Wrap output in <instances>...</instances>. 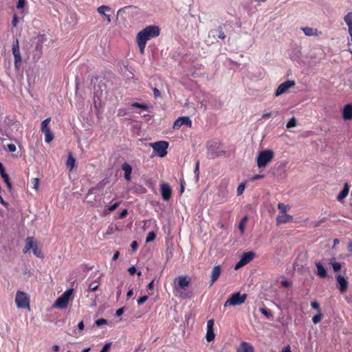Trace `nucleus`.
Masks as SVG:
<instances>
[{
    "label": "nucleus",
    "instance_id": "nucleus-1",
    "mask_svg": "<svg viewBox=\"0 0 352 352\" xmlns=\"http://www.w3.org/2000/svg\"><path fill=\"white\" fill-rule=\"evenodd\" d=\"M160 28L157 25H148L139 32L136 36V43L141 54H144L148 41L157 37Z\"/></svg>",
    "mask_w": 352,
    "mask_h": 352
},
{
    "label": "nucleus",
    "instance_id": "nucleus-2",
    "mask_svg": "<svg viewBox=\"0 0 352 352\" xmlns=\"http://www.w3.org/2000/svg\"><path fill=\"white\" fill-rule=\"evenodd\" d=\"M274 157V152L272 149H265L258 153L256 162L260 170H263Z\"/></svg>",
    "mask_w": 352,
    "mask_h": 352
},
{
    "label": "nucleus",
    "instance_id": "nucleus-3",
    "mask_svg": "<svg viewBox=\"0 0 352 352\" xmlns=\"http://www.w3.org/2000/svg\"><path fill=\"white\" fill-rule=\"evenodd\" d=\"M207 157L215 159L225 155L226 151L220 150L221 143L215 140H210L207 142Z\"/></svg>",
    "mask_w": 352,
    "mask_h": 352
},
{
    "label": "nucleus",
    "instance_id": "nucleus-4",
    "mask_svg": "<svg viewBox=\"0 0 352 352\" xmlns=\"http://www.w3.org/2000/svg\"><path fill=\"white\" fill-rule=\"evenodd\" d=\"M246 298V294H241L240 292L234 293L225 302L224 307L241 305L245 302Z\"/></svg>",
    "mask_w": 352,
    "mask_h": 352
},
{
    "label": "nucleus",
    "instance_id": "nucleus-5",
    "mask_svg": "<svg viewBox=\"0 0 352 352\" xmlns=\"http://www.w3.org/2000/svg\"><path fill=\"white\" fill-rule=\"evenodd\" d=\"M151 147L154 151L160 157H164L167 154V148L168 143L166 141H159L151 144Z\"/></svg>",
    "mask_w": 352,
    "mask_h": 352
},
{
    "label": "nucleus",
    "instance_id": "nucleus-6",
    "mask_svg": "<svg viewBox=\"0 0 352 352\" xmlns=\"http://www.w3.org/2000/svg\"><path fill=\"white\" fill-rule=\"evenodd\" d=\"M15 302L18 308H26L30 306L29 298L23 292L18 291L16 294Z\"/></svg>",
    "mask_w": 352,
    "mask_h": 352
},
{
    "label": "nucleus",
    "instance_id": "nucleus-7",
    "mask_svg": "<svg viewBox=\"0 0 352 352\" xmlns=\"http://www.w3.org/2000/svg\"><path fill=\"white\" fill-rule=\"evenodd\" d=\"M186 125L188 127H191L192 121L188 116H182L178 118L173 123V128L174 129H179L182 126Z\"/></svg>",
    "mask_w": 352,
    "mask_h": 352
},
{
    "label": "nucleus",
    "instance_id": "nucleus-8",
    "mask_svg": "<svg viewBox=\"0 0 352 352\" xmlns=\"http://www.w3.org/2000/svg\"><path fill=\"white\" fill-rule=\"evenodd\" d=\"M294 85L295 82L294 80H287L281 83L276 89L275 96H280L281 94L285 93L289 88L294 87Z\"/></svg>",
    "mask_w": 352,
    "mask_h": 352
},
{
    "label": "nucleus",
    "instance_id": "nucleus-9",
    "mask_svg": "<svg viewBox=\"0 0 352 352\" xmlns=\"http://www.w3.org/2000/svg\"><path fill=\"white\" fill-rule=\"evenodd\" d=\"M160 192L164 201L170 199L172 194V190L170 185L167 183H163L160 185Z\"/></svg>",
    "mask_w": 352,
    "mask_h": 352
},
{
    "label": "nucleus",
    "instance_id": "nucleus-10",
    "mask_svg": "<svg viewBox=\"0 0 352 352\" xmlns=\"http://www.w3.org/2000/svg\"><path fill=\"white\" fill-rule=\"evenodd\" d=\"M177 281V287L182 289H186L190 284V279L186 276H179L175 278Z\"/></svg>",
    "mask_w": 352,
    "mask_h": 352
},
{
    "label": "nucleus",
    "instance_id": "nucleus-11",
    "mask_svg": "<svg viewBox=\"0 0 352 352\" xmlns=\"http://www.w3.org/2000/svg\"><path fill=\"white\" fill-rule=\"evenodd\" d=\"M336 280L338 283V289L341 293H344L346 291L348 288V281L342 275H338L336 277Z\"/></svg>",
    "mask_w": 352,
    "mask_h": 352
},
{
    "label": "nucleus",
    "instance_id": "nucleus-12",
    "mask_svg": "<svg viewBox=\"0 0 352 352\" xmlns=\"http://www.w3.org/2000/svg\"><path fill=\"white\" fill-rule=\"evenodd\" d=\"M342 118L344 120H352V104H347L343 107Z\"/></svg>",
    "mask_w": 352,
    "mask_h": 352
},
{
    "label": "nucleus",
    "instance_id": "nucleus-13",
    "mask_svg": "<svg viewBox=\"0 0 352 352\" xmlns=\"http://www.w3.org/2000/svg\"><path fill=\"white\" fill-rule=\"evenodd\" d=\"M292 220L293 217L287 214V212L279 213L276 217V222L278 224L291 222Z\"/></svg>",
    "mask_w": 352,
    "mask_h": 352
},
{
    "label": "nucleus",
    "instance_id": "nucleus-14",
    "mask_svg": "<svg viewBox=\"0 0 352 352\" xmlns=\"http://www.w3.org/2000/svg\"><path fill=\"white\" fill-rule=\"evenodd\" d=\"M316 267L317 269L316 274L321 278H324L327 276V272L324 265L320 262L316 263Z\"/></svg>",
    "mask_w": 352,
    "mask_h": 352
},
{
    "label": "nucleus",
    "instance_id": "nucleus-15",
    "mask_svg": "<svg viewBox=\"0 0 352 352\" xmlns=\"http://www.w3.org/2000/svg\"><path fill=\"white\" fill-rule=\"evenodd\" d=\"M122 169L124 170V179L126 180V181H130L131 179V172H132V167L130 164H129L128 163L126 162H124V164H122Z\"/></svg>",
    "mask_w": 352,
    "mask_h": 352
},
{
    "label": "nucleus",
    "instance_id": "nucleus-16",
    "mask_svg": "<svg viewBox=\"0 0 352 352\" xmlns=\"http://www.w3.org/2000/svg\"><path fill=\"white\" fill-rule=\"evenodd\" d=\"M221 272V269L220 265H217L213 267L211 273L210 285H212L213 283L219 278Z\"/></svg>",
    "mask_w": 352,
    "mask_h": 352
},
{
    "label": "nucleus",
    "instance_id": "nucleus-17",
    "mask_svg": "<svg viewBox=\"0 0 352 352\" xmlns=\"http://www.w3.org/2000/svg\"><path fill=\"white\" fill-rule=\"evenodd\" d=\"M237 352H254V347L248 342H242L237 349Z\"/></svg>",
    "mask_w": 352,
    "mask_h": 352
},
{
    "label": "nucleus",
    "instance_id": "nucleus-18",
    "mask_svg": "<svg viewBox=\"0 0 352 352\" xmlns=\"http://www.w3.org/2000/svg\"><path fill=\"white\" fill-rule=\"evenodd\" d=\"M12 54L14 56V59L17 58V60H20V58H21V53H20V50H19V42L18 39H16L14 41V43L12 44Z\"/></svg>",
    "mask_w": 352,
    "mask_h": 352
},
{
    "label": "nucleus",
    "instance_id": "nucleus-19",
    "mask_svg": "<svg viewBox=\"0 0 352 352\" xmlns=\"http://www.w3.org/2000/svg\"><path fill=\"white\" fill-rule=\"evenodd\" d=\"M300 29L304 32V34L307 36H318L320 34V32H319L318 29H316V28L305 27V28H301Z\"/></svg>",
    "mask_w": 352,
    "mask_h": 352
},
{
    "label": "nucleus",
    "instance_id": "nucleus-20",
    "mask_svg": "<svg viewBox=\"0 0 352 352\" xmlns=\"http://www.w3.org/2000/svg\"><path fill=\"white\" fill-rule=\"evenodd\" d=\"M68 303L69 300L60 296L56 299L54 307L59 309H65L67 307Z\"/></svg>",
    "mask_w": 352,
    "mask_h": 352
},
{
    "label": "nucleus",
    "instance_id": "nucleus-21",
    "mask_svg": "<svg viewBox=\"0 0 352 352\" xmlns=\"http://www.w3.org/2000/svg\"><path fill=\"white\" fill-rule=\"evenodd\" d=\"M350 185L348 183L344 184L343 189L337 197L338 201H342L349 194Z\"/></svg>",
    "mask_w": 352,
    "mask_h": 352
},
{
    "label": "nucleus",
    "instance_id": "nucleus-22",
    "mask_svg": "<svg viewBox=\"0 0 352 352\" xmlns=\"http://www.w3.org/2000/svg\"><path fill=\"white\" fill-rule=\"evenodd\" d=\"M254 256L255 253L254 252H248L243 254L240 259L246 265L249 263Z\"/></svg>",
    "mask_w": 352,
    "mask_h": 352
},
{
    "label": "nucleus",
    "instance_id": "nucleus-23",
    "mask_svg": "<svg viewBox=\"0 0 352 352\" xmlns=\"http://www.w3.org/2000/svg\"><path fill=\"white\" fill-rule=\"evenodd\" d=\"M36 243L32 237H28L25 240V245L23 250V253L28 252L31 249L32 250Z\"/></svg>",
    "mask_w": 352,
    "mask_h": 352
},
{
    "label": "nucleus",
    "instance_id": "nucleus-24",
    "mask_svg": "<svg viewBox=\"0 0 352 352\" xmlns=\"http://www.w3.org/2000/svg\"><path fill=\"white\" fill-rule=\"evenodd\" d=\"M344 21L348 26V32L352 31V12H348L344 16Z\"/></svg>",
    "mask_w": 352,
    "mask_h": 352
},
{
    "label": "nucleus",
    "instance_id": "nucleus-25",
    "mask_svg": "<svg viewBox=\"0 0 352 352\" xmlns=\"http://www.w3.org/2000/svg\"><path fill=\"white\" fill-rule=\"evenodd\" d=\"M215 33H218V37L221 39H224L226 38V34L221 27H219L217 30H211L209 35L212 34V36H214Z\"/></svg>",
    "mask_w": 352,
    "mask_h": 352
},
{
    "label": "nucleus",
    "instance_id": "nucleus-26",
    "mask_svg": "<svg viewBox=\"0 0 352 352\" xmlns=\"http://www.w3.org/2000/svg\"><path fill=\"white\" fill-rule=\"evenodd\" d=\"M75 162V158L73 157L72 155H69L66 162V166L70 171L74 167Z\"/></svg>",
    "mask_w": 352,
    "mask_h": 352
},
{
    "label": "nucleus",
    "instance_id": "nucleus-27",
    "mask_svg": "<svg viewBox=\"0 0 352 352\" xmlns=\"http://www.w3.org/2000/svg\"><path fill=\"white\" fill-rule=\"evenodd\" d=\"M334 258L331 259L329 264L331 265L334 272H339L342 268V265L340 263L334 261Z\"/></svg>",
    "mask_w": 352,
    "mask_h": 352
},
{
    "label": "nucleus",
    "instance_id": "nucleus-28",
    "mask_svg": "<svg viewBox=\"0 0 352 352\" xmlns=\"http://www.w3.org/2000/svg\"><path fill=\"white\" fill-rule=\"evenodd\" d=\"M43 133H44L45 134V141L47 143H50L53 140L54 136L51 130L45 131H43Z\"/></svg>",
    "mask_w": 352,
    "mask_h": 352
},
{
    "label": "nucleus",
    "instance_id": "nucleus-29",
    "mask_svg": "<svg viewBox=\"0 0 352 352\" xmlns=\"http://www.w3.org/2000/svg\"><path fill=\"white\" fill-rule=\"evenodd\" d=\"M1 176L3 178V181L5 182V183L6 184L7 187L10 190H11L12 189V184H11V182L10 181L9 175L6 172H3V173H1Z\"/></svg>",
    "mask_w": 352,
    "mask_h": 352
},
{
    "label": "nucleus",
    "instance_id": "nucleus-30",
    "mask_svg": "<svg viewBox=\"0 0 352 352\" xmlns=\"http://www.w3.org/2000/svg\"><path fill=\"white\" fill-rule=\"evenodd\" d=\"M247 221H248V217L245 216L241 219V220L239 224V229L241 234H243V233H244L245 226Z\"/></svg>",
    "mask_w": 352,
    "mask_h": 352
},
{
    "label": "nucleus",
    "instance_id": "nucleus-31",
    "mask_svg": "<svg viewBox=\"0 0 352 352\" xmlns=\"http://www.w3.org/2000/svg\"><path fill=\"white\" fill-rule=\"evenodd\" d=\"M50 120H51L50 118H46L44 120H43V122H41V131H42V132L50 130V127L48 126L50 122Z\"/></svg>",
    "mask_w": 352,
    "mask_h": 352
},
{
    "label": "nucleus",
    "instance_id": "nucleus-32",
    "mask_svg": "<svg viewBox=\"0 0 352 352\" xmlns=\"http://www.w3.org/2000/svg\"><path fill=\"white\" fill-rule=\"evenodd\" d=\"M215 335L213 329H207L206 339L208 342H212L214 340Z\"/></svg>",
    "mask_w": 352,
    "mask_h": 352
},
{
    "label": "nucleus",
    "instance_id": "nucleus-33",
    "mask_svg": "<svg viewBox=\"0 0 352 352\" xmlns=\"http://www.w3.org/2000/svg\"><path fill=\"white\" fill-rule=\"evenodd\" d=\"M120 205L119 202H116L111 206H109L107 209L103 212L104 215L108 214L110 212L114 211Z\"/></svg>",
    "mask_w": 352,
    "mask_h": 352
},
{
    "label": "nucleus",
    "instance_id": "nucleus-34",
    "mask_svg": "<svg viewBox=\"0 0 352 352\" xmlns=\"http://www.w3.org/2000/svg\"><path fill=\"white\" fill-rule=\"evenodd\" d=\"M111 8L110 7L107 6H100L98 8L97 10L98 12L101 14L102 16L106 14L105 12L110 11Z\"/></svg>",
    "mask_w": 352,
    "mask_h": 352
},
{
    "label": "nucleus",
    "instance_id": "nucleus-35",
    "mask_svg": "<svg viewBox=\"0 0 352 352\" xmlns=\"http://www.w3.org/2000/svg\"><path fill=\"white\" fill-rule=\"evenodd\" d=\"M297 125V121L296 119L294 117H292L289 119V122H287L286 125V128L287 129H289L291 128L296 127Z\"/></svg>",
    "mask_w": 352,
    "mask_h": 352
},
{
    "label": "nucleus",
    "instance_id": "nucleus-36",
    "mask_svg": "<svg viewBox=\"0 0 352 352\" xmlns=\"http://www.w3.org/2000/svg\"><path fill=\"white\" fill-rule=\"evenodd\" d=\"M32 251H33L34 254L36 257H38V258H42L43 257V254L41 252V250L38 248V246H37L36 243L34 246V248H32Z\"/></svg>",
    "mask_w": 352,
    "mask_h": 352
},
{
    "label": "nucleus",
    "instance_id": "nucleus-37",
    "mask_svg": "<svg viewBox=\"0 0 352 352\" xmlns=\"http://www.w3.org/2000/svg\"><path fill=\"white\" fill-rule=\"evenodd\" d=\"M131 107L140 108V109H143V110H147L148 109V106L146 104H142V103L136 102L132 103L131 104Z\"/></svg>",
    "mask_w": 352,
    "mask_h": 352
},
{
    "label": "nucleus",
    "instance_id": "nucleus-38",
    "mask_svg": "<svg viewBox=\"0 0 352 352\" xmlns=\"http://www.w3.org/2000/svg\"><path fill=\"white\" fill-rule=\"evenodd\" d=\"M289 208L290 207L289 206H287L283 203H279L278 204V208L280 210V213L286 212Z\"/></svg>",
    "mask_w": 352,
    "mask_h": 352
},
{
    "label": "nucleus",
    "instance_id": "nucleus-39",
    "mask_svg": "<svg viewBox=\"0 0 352 352\" xmlns=\"http://www.w3.org/2000/svg\"><path fill=\"white\" fill-rule=\"evenodd\" d=\"M155 237H156L155 233L154 232H153V231L150 232L147 234V236H146V243H150V242L154 241Z\"/></svg>",
    "mask_w": 352,
    "mask_h": 352
},
{
    "label": "nucleus",
    "instance_id": "nucleus-40",
    "mask_svg": "<svg viewBox=\"0 0 352 352\" xmlns=\"http://www.w3.org/2000/svg\"><path fill=\"white\" fill-rule=\"evenodd\" d=\"M73 293V289H69L67 290H66L62 295L61 296H63V298H65V299H67V300H69L72 294Z\"/></svg>",
    "mask_w": 352,
    "mask_h": 352
},
{
    "label": "nucleus",
    "instance_id": "nucleus-41",
    "mask_svg": "<svg viewBox=\"0 0 352 352\" xmlns=\"http://www.w3.org/2000/svg\"><path fill=\"white\" fill-rule=\"evenodd\" d=\"M260 312L265 316L267 318H270L272 317V314L265 308L259 309Z\"/></svg>",
    "mask_w": 352,
    "mask_h": 352
},
{
    "label": "nucleus",
    "instance_id": "nucleus-42",
    "mask_svg": "<svg viewBox=\"0 0 352 352\" xmlns=\"http://www.w3.org/2000/svg\"><path fill=\"white\" fill-rule=\"evenodd\" d=\"M322 314L321 312H319L318 314L314 316L312 318V321L314 324H318L319 322H320L322 319Z\"/></svg>",
    "mask_w": 352,
    "mask_h": 352
},
{
    "label": "nucleus",
    "instance_id": "nucleus-43",
    "mask_svg": "<svg viewBox=\"0 0 352 352\" xmlns=\"http://www.w3.org/2000/svg\"><path fill=\"white\" fill-rule=\"evenodd\" d=\"M245 184H240L239 185V186L236 189V192H237L238 195H240L243 192V191L245 190Z\"/></svg>",
    "mask_w": 352,
    "mask_h": 352
},
{
    "label": "nucleus",
    "instance_id": "nucleus-44",
    "mask_svg": "<svg viewBox=\"0 0 352 352\" xmlns=\"http://www.w3.org/2000/svg\"><path fill=\"white\" fill-rule=\"evenodd\" d=\"M195 174L196 175L197 179L199 178V161L197 160L195 163V167L194 170Z\"/></svg>",
    "mask_w": 352,
    "mask_h": 352
},
{
    "label": "nucleus",
    "instance_id": "nucleus-45",
    "mask_svg": "<svg viewBox=\"0 0 352 352\" xmlns=\"http://www.w3.org/2000/svg\"><path fill=\"white\" fill-rule=\"evenodd\" d=\"M107 323V320L104 318H100L96 321V324L98 327H100L102 324H106Z\"/></svg>",
    "mask_w": 352,
    "mask_h": 352
},
{
    "label": "nucleus",
    "instance_id": "nucleus-46",
    "mask_svg": "<svg viewBox=\"0 0 352 352\" xmlns=\"http://www.w3.org/2000/svg\"><path fill=\"white\" fill-rule=\"evenodd\" d=\"M147 299H148L147 296H143L138 299V301H137L138 304L139 305H141L144 304L147 300Z\"/></svg>",
    "mask_w": 352,
    "mask_h": 352
},
{
    "label": "nucleus",
    "instance_id": "nucleus-47",
    "mask_svg": "<svg viewBox=\"0 0 352 352\" xmlns=\"http://www.w3.org/2000/svg\"><path fill=\"white\" fill-rule=\"evenodd\" d=\"M311 306L313 309L318 310L319 312H321L320 309V305L318 302H316V301L311 302Z\"/></svg>",
    "mask_w": 352,
    "mask_h": 352
},
{
    "label": "nucleus",
    "instance_id": "nucleus-48",
    "mask_svg": "<svg viewBox=\"0 0 352 352\" xmlns=\"http://www.w3.org/2000/svg\"><path fill=\"white\" fill-rule=\"evenodd\" d=\"M111 345V343H106L100 352H109Z\"/></svg>",
    "mask_w": 352,
    "mask_h": 352
},
{
    "label": "nucleus",
    "instance_id": "nucleus-49",
    "mask_svg": "<svg viewBox=\"0 0 352 352\" xmlns=\"http://www.w3.org/2000/svg\"><path fill=\"white\" fill-rule=\"evenodd\" d=\"M25 4V0H18L17 4H16V8L22 9V8H23Z\"/></svg>",
    "mask_w": 352,
    "mask_h": 352
},
{
    "label": "nucleus",
    "instance_id": "nucleus-50",
    "mask_svg": "<svg viewBox=\"0 0 352 352\" xmlns=\"http://www.w3.org/2000/svg\"><path fill=\"white\" fill-rule=\"evenodd\" d=\"M245 264L243 263V262L240 259L239 262H237L236 264H235V266H234V270H238L239 268H241V267L244 266Z\"/></svg>",
    "mask_w": 352,
    "mask_h": 352
},
{
    "label": "nucleus",
    "instance_id": "nucleus-51",
    "mask_svg": "<svg viewBox=\"0 0 352 352\" xmlns=\"http://www.w3.org/2000/svg\"><path fill=\"white\" fill-rule=\"evenodd\" d=\"M8 149L10 152H14L16 151V146L14 144H9L7 145Z\"/></svg>",
    "mask_w": 352,
    "mask_h": 352
},
{
    "label": "nucleus",
    "instance_id": "nucleus-52",
    "mask_svg": "<svg viewBox=\"0 0 352 352\" xmlns=\"http://www.w3.org/2000/svg\"><path fill=\"white\" fill-rule=\"evenodd\" d=\"M213 327H214V320H209L207 322V329H213Z\"/></svg>",
    "mask_w": 352,
    "mask_h": 352
},
{
    "label": "nucleus",
    "instance_id": "nucleus-53",
    "mask_svg": "<svg viewBox=\"0 0 352 352\" xmlns=\"http://www.w3.org/2000/svg\"><path fill=\"white\" fill-rule=\"evenodd\" d=\"M128 214V210L126 209L123 210L119 214L120 219L124 218Z\"/></svg>",
    "mask_w": 352,
    "mask_h": 352
},
{
    "label": "nucleus",
    "instance_id": "nucleus-54",
    "mask_svg": "<svg viewBox=\"0 0 352 352\" xmlns=\"http://www.w3.org/2000/svg\"><path fill=\"white\" fill-rule=\"evenodd\" d=\"M98 285H94V284H90L89 286V289L92 291V292H95L98 289Z\"/></svg>",
    "mask_w": 352,
    "mask_h": 352
},
{
    "label": "nucleus",
    "instance_id": "nucleus-55",
    "mask_svg": "<svg viewBox=\"0 0 352 352\" xmlns=\"http://www.w3.org/2000/svg\"><path fill=\"white\" fill-rule=\"evenodd\" d=\"M138 247V242L136 241H133L131 244V248L133 251H135Z\"/></svg>",
    "mask_w": 352,
    "mask_h": 352
},
{
    "label": "nucleus",
    "instance_id": "nucleus-56",
    "mask_svg": "<svg viewBox=\"0 0 352 352\" xmlns=\"http://www.w3.org/2000/svg\"><path fill=\"white\" fill-rule=\"evenodd\" d=\"M34 188L37 189L39 184V179L38 178L33 179Z\"/></svg>",
    "mask_w": 352,
    "mask_h": 352
},
{
    "label": "nucleus",
    "instance_id": "nucleus-57",
    "mask_svg": "<svg viewBox=\"0 0 352 352\" xmlns=\"http://www.w3.org/2000/svg\"><path fill=\"white\" fill-rule=\"evenodd\" d=\"M265 177V175H255L252 177V180L254 181V180H257V179H263Z\"/></svg>",
    "mask_w": 352,
    "mask_h": 352
},
{
    "label": "nucleus",
    "instance_id": "nucleus-58",
    "mask_svg": "<svg viewBox=\"0 0 352 352\" xmlns=\"http://www.w3.org/2000/svg\"><path fill=\"white\" fill-rule=\"evenodd\" d=\"M124 307H122V308L118 309L116 311V316H122L123 314V313H124Z\"/></svg>",
    "mask_w": 352,
    "mask_h": 352
},
{
    "label": "nucleus",
    "instance_id": "nucleus-59",
    "mask_svg": "<svg viewBox=\"0 0 352 352\" xmlns=\"http://www.w3.org/2000/svg\"><path fill=\"white\" fill-rule=\"evenodd\" d=\"M21 63V58H20V60L14 59V67L16 69H18L20 67V64Z\"/></svg>",
    "mask_w": 352,
    "mask_h": 352
},
{
    "label": "nucleus",
    "instance_id": "nucleus-60",
    "mask_svg": "<svg viewBox=\"0 0 352 352\" xmlns=\"http://www.w3.org/2000/svg\"><path fill=\"white\" fill-rule=\"evenodd\" d=\"M153 94H154V96L155 98L160 96L161 94H160V91H159V89H157V88L155 87L153 89Z\"/></svg>",
    "mask_w": 352,
    "mask_h": 352
},
{
    "label": "nucleus",
    "instance_id": "nucleus-61",
    "mask_svg": "<svg viewBox=\"0 0 352 352\" xmlns=\"http://www.w3.org/2000/svg\"><path fill=\"white\" fill-rule=\"evenodd\" d=\"M128 272L130 273L131 275H133L136 272V268L135 267V266H131L128 269Z\"/></svg>",
    "mask_w": 352,
    "mask_h": 352
},
{
    "label": "nucleus",
    "instance_id": "nucleus-62",
    "mask_svg": "<svg viewBox=\"0 0 352 352\" xmlns=\"http://www.w3.org/2000/svg\"><path fill=\"white\" fill-rule=\"evenodd\" d=\"M281 285L285 287H289L291 285V283L289 281L287 280H282L281 281Z\"/></svg>",
    "mask_w": 352,
    "mask_h": 352
},
{
    "label": "nucleus",
    "instance_id": "nucleus-63",
    "mask_svg": "<svg viewBox=\"0 0 352 352\" xmlns=\"http://www.w3.org/2000/svg\"><path fill=\"white\" fill-rule=\"evenodd\" d=\"M282 352H292L290 346L287 345V346L284 347L282 350Z\"/></svg>",
    "mask_w": 352,
    "mask_h": 352
},
{
    "label": "nucleus",
    "instance_id": "nucleus-64",
    "mask_svg": "<svg viewBox=\"0 0 352 352\" xmlns=\"http://www.w3.org/2000/svg\"><path fill=\"white\" fill-rule=\"evenodd\" d=\"M347 249L349 252H352V241L349 243Z\"/></svg>",
    "mask_w": 352,
    "mask_h": 352
}]
</instances>
